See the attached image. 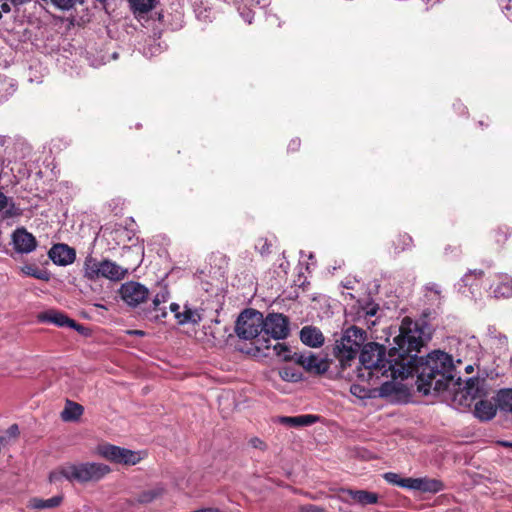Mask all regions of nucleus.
<instances>
[{
	"label": "nucleus",
	"instance_id": "nucleus-37",
	"mask_svg": "<svg viewBox=\"0 0 512 512\" xmlns=\"http://www.w3.org/2000/svg\"><path fill=\"white\" fill-rule=\"evenodd\" d=\"M51 2L61 10H69L75 5L76 0H51Z\"/></svg>",
	"mask_w": 512,
	"mask_h": 512
},
{
	"label": "nucleus",
	"instance_id": "nucleus-14",
	"mask_svg": "<svg viewBox=\"0 0 512 512\" xmlns=\"http://www.w3.org/2000/svg\"><path fill=\"white\" fill-rule=\"evenodd\" d=\"M490 290L498 299L512 297V277L507 274H496Z\"/></svg>",
	"mask_w": 512,
	"mask_h": 512
},
{
	"label": "nucleus",
	"instance_id": "nucleus-24",
	"mask_svg": "<svg viewBox=\"0 0 512 512\" xmlns=\"http://www.w3.org/2000/svg\"><path fill=\"white\" fill-rule=\"evenodd\" d=\"M84 412V408L82 405L67 400L65 408L61 412V417L64 421H76L78 420Z\"/></svg>",
	"mask_w": 512,
	"mask_h": 512
},
{
	"label": "nucleus",
	"instance_id": "nucleus-36",
	"mask_svg": "<svg viewBox=\"0 0 512 512\" xmlns=\"http://www.w3.org/2000/svg\"><path fill=\"white\" fill-rule=\"evenodd\" d=\"M169 293L166 289L162 290L161 292L157 293L153 299V306L154 310L158 311V307L161 303H164L168 300Z\"/></svg>",
	"mask_w": 512,
	"mask_h": 512
},
{
	"label": "nucleus",
	"instance_id": "nucleus-29",
	"mask_svg": "<svg viewBox=\"0 0 512 512\" xmlns=\"http://www.w3.org/2000/svg\"><path fill=\"white\" fill-rule=\"evenodd\" d=\"M22 272L27 276L43 281H49L51 276L47 270L40 269L33 264L25 265L24 267H22Z\"/></svg>",
	"mask_w": 512,
	"mask_h": 512
},
{
	"label": "nucleus",
	"instance_id": "nucleus-56",
	"mask_svg": "<svg viewBox=\"0 0 512 512\" xmlns=\"http://www.w3.org/2000/svg\"><path fill=\"white\" fill-rule=\"evenodd\" d=\"M166 315H167V312L163 311L162 314H161V317H166Z\"/></svg>",
	"mask_w": 512,
	"mask_h": 512
},
{
	"label": "nucleus",
	"instance_id": "nucleus-45",
	"mask_svg": "<svg viewBox=\"0 0 512 512\" xmlns=\"http://www.w3.org/2000/svg\"><path fill=\"white\" fill-rule=\"evenodd\" d=\"M157 495H158V493H156V492H148V493H144V494H143V496H142L141 501H144V502L151 501V500H152V499H154Z\"/></svg>",
	"mask_w": 512,
	"mask_h": 512
},
{
	"label": "nucleus",
	"instance_id": "nucleus-40",
	"mask_svg": "<svg viewBox=\"0 0 512 512\" xmlns=\"http://www.w3.org/2000/svg\"><path fill=\"white\" fill-rule=\"evenodd\" d=\"M249 444L251 447H253L255 449H259L261 451H265L267 449V444L258 437L251 438L249 440Z\"/></svg>",
	"mask_w": 512,
	"mask_h": 512
},
{
	"label": "nucleus",
	"instance_id": "nucleus-38",
	"mask_svg": "<svg viewBox=\"0 0 512 512\" xmlns=\"http://www.w3.org/2000/svg\"><path fill=\"white\" fill-rule=\"evenodd\" d=\"M295 512H325V508L313 504H305L299 506Z\"/></svg>",
	"mask_w": 512,
	"mask_h": 512
},
{
	"label": "nucleus",
	"instance_id": "nucleus-32",
	"mask_svg": "<svg viewBox=\"0 0 512 512\" xmlns=\"http://www.w3.org/2000/svg\"><path fill=\"white\" fill-rule=\"evenodd\" d=\"M386 482L402 488L410 489L411 478H401L399 474L394 472H387L383 475Z\"/></svg>",
	"mask_w": 512,
	"mask_h": 512
},
{
	"label": "nucleus",
	"instance_id": "nucleus-7",
	"mask_svg": "<svg viewBox=\"0 0 512 512\" xmlns=\"http://www.w3.org/2000/svg\"><path fill=\"white\" fill-rule=\"evenodd\" d=\"M97 452L101 457L117 464L136 465L141 460L137 452L109 443L99 445Z\"/></svg>",
	"mask_w": 512,
	"mask_h": 512
},
{
	"label": "nucleus",
	"instance_id": "nucleus-41",
	"mask_svg": "<svg viewBox=\"0 0 512 512\" xmlns=\"http://www.w3.org/2000/svg\"><path fill=\"white\" fill-rule=\"evenodd\" d=\"M69 327L76 330L77 332H79L82 335H87L88 331H89V329L87 327L83 326L82 324L77 323L73 319H71Z\"/></svg>",
	"mask_w": 512,
	"mask_h": 512
},
{
	"label": "nucleus",
	"instance_id": "nucleus-11",
	"mask_svg": "<svg viewBox=\"0 0 512 512\" xmlns=\"http://www.w3.org/2000/svg\"><path fill=\"white\" fill-rule=\"evenodd\" d=\"M340 500L345 503H350L353 500L360 505L376 504L379 501V495L375 492L367 490H352V489H341Z\"/></svg>",
	"mask_w": 512,
	"mask_h": 512
},
{
	"label": "nucleus",
	"instance_id": "nucleus-26",
	"mask_svg": "<svg viewBox=\"0 0 512 512\" xmlns=\"http://www.w3.org/2000/svg\"><path fill=\"white\" fill-rule=\"evenodd\" d=\"M495 401L497 408L501 411L512 412V389H501L497 393Z\"/></svg>",
	"mask_w": 512,
	"mask_h": 512
},
{
	"label": "nucleus",
	"instance_id": "nucleus-15",
	"mask_svg": "<svg viewBox=\"0 0 512 512\" xmlns=\"http://www.w3.org/2000/svg\"><path fill=\"white\" fill-rule=\"evenodd\" d=\"M410 489L423 493H437L444 489V483L434 478H411Z\"/></svg>",
	"mask_w": 512,
	"mask_h": 512
},
{
	"label": "nucleus",
	"instance_id": "nucleus-50",
	"mask_svg": "<svg viewBox=\"0 0 512 512\" xmlns=\"http://www.w3.org/2000/svg\"><path fill=\"white\" fill-rule=\"evenodd\" d=\"M500 445L506 448H512V442L510 441H501Z\"/></svg>",
	"mask_w": 512,
	"mask_h": 512
},
{
	"label": "nucleus",
	"instance_id": "nucleus-28",
	"mask_svg": "<svg viewBox=\"0 0 512 512\" xmlns=\"http://www.w3.org/2000/svg\"><path fill=\"white\" fill-rule=\"evenodd\" d=\"M413 245V239L408 233H399L393 240L395 253H401L410 249Z\"/></svg>",
	"mask_w": 512,
	"mask_h": 512
},
{
	"label": "nucleus",
	"instance_id": "nucleus-42",
	"mask_svg": "<svg viewBox=\"0 0 512 512\" xmlns=\"http://www.w3.org/2000/svg\"><path fill=\"white\" fill-rule=\"evenodd\" d=\"M9 198L0 191V212H2L8 206Z\"/></svg>",
	"mask_w": 512,
	"mask_h": 512
},
{
	"label": "nucleus",
	"instance_id": "nucleus-46",
	"mask_svg": "<svg viewBox=\"0 0 512 512\" xmlns=\"http://www.w3.org/2000/svg\"><path fill=\"white\" fill-rule=\"evenodd\" d=\"M470 275H474L477 278H481V277L484 276V271L483 270H473V271H470L469 274L465 275V279L467 280Z\"/></svg>",
	"mask_w": 512,
	"mask_h": 512
},
{
	"label": "nucleus",
	"instance_id": "nucleus-54",
	"mask_svg": "<svg viewBox=\"0 0 512 512\" xmlns=\"http://www.w3.org/2000/svg\"><path fill=\"white\" fill-rule=\"evenodd\" d=\"M479 125H480L481 127H484V126H486V127H487V126H488V124H485V123H484V121H482V120H480V121H479Z\"/></svg>",
	"mask_w": 512,
	"mask_h": 512
},
{
	"label": "nucleus",
	"instance_id": "nucleus-16",
	"mask_svg": "<svg viewBox=\"0 0 512 512\" xmlns=\"http://www.w3.org/2000/svg\"><path fill=\"white\" fill-rule=\"evenodd\" d=\"M127 269H123L111 260L101 261L99 278L103 277L112 281H120L125 278Z\"/></svg>",
	"mask_w": 512,
	"mask_h": 512
},
{
	"label": "nucleus",
	"instance_id": "nucleus-17",
	"mask_svg": "<svg viewBox=\"0 0 512 512\" xmlns=\"http://www.w3.org/2000/svg\"><path fill=\"white\" fill-rule=\"evenodd\" d=\"M300 339L309 347H320L324 344V336L321 330L314 326H304L300 331Z\"/></svg>",
	"mask_w": 512,
	"mask_h": 512
},
{
	"label": "nucleus",
	"instance_id": "nucleus-52",
	"mask_svg": "<svg viewBox=\"0 0 512 512\" xmlns=\"http://www.w3.org/2000/svg\"><path fill=\"white\" fill-rule=\"evenodd\" d=\"M359 389H360V387H359L358 385H353V386L351 387V392H352L354 395H356V394H357V392H359Z\"/></svg>",
	"mask_w": 512,
	"mask_h": 512
},
{
	"label": "nucleus",
	"instance_id": "nucleus-22",
	"mask_svg": "<svg viewBox=\"0 0 512 512\" xmlns=\"http://www.w3.org/2000/svg\"><path fill=\"white\" fill-rule=\"evenodd\" d=\"M63 501L62 495L53 496L49 499L33 497L29 500L27 507L33 510H43L58 507Z\"/></svg>",
	"mask_w": 512,
	"mask_h": 512
},
{
	"label": "nucleus",
	"instance_id": "nucleus-23",
	"mask_svg": "<svg viewBox=\"0 0 512 512\" xmlns=\"http://www.w3.org/2000/svg\"><path fill=\"white\" fill-rule=\"evenodd\" d=\"M39 319L41 321L53 323L58 327H69L71 322V318H69L65 313L55 310H50L41 314Z\"/></svg>",
	"mask_w": 512,
	"mask_h": 512
},
{
	"label": "nucleus",
	"instance_id": "nucleus-27",
	"mask_svg": "<svg viewBox=\"0 0 512 512\" xmlns=\"http://www.w3.org/2000/svg\"><path fill=\"white\" fill-rule=\"evenodd\" d=\"M101 261H97L93 257H87L84 262V276L89 280L99 278Z\"/></svg>",
	"mask_w": 512,
	"mask_h": 512
},
{
	"label": "nucleus",
	"instance_id": "nucleus-4",
	"mask_svg": "<svg viewBox=\"0 0 512 512\" xmlns=\"http://www.w3.org/2000/svg\"><path fill=\"white\" fill-rule=\"evenodd\" d=\"M235 332L240 339L252 340L251 344L254 349L248 350V354L256 355L264 349H270V340L266 339L264 335L258 338L259 334L263 332V314L254 309H246L239 315Z\"/></svg>",
	"mask_w": 512,
	"mask_h": 512
},
{
	"label": "nucleus",
	"instance_id": "nucleus-18",
	"mask_svg": "<svg viewBox=\"0 0 512 512\" xmlns=\"http://www.w3.org/2000/svg\"><path fill=\"white\" fill-rule=\"evenodd\" d=\"M496 402L487 399H480L475 403L474 415L481 421H489L496 415Z\"/></svg>",
	"mask_w": 512,
	"mask_h": 512
},
{
	"label": "nucleus",
	"instance_id": "nucleus-51",
	"mask_svg": "<svg viewBox=\"0 0 512 512\" xmlns=\"http://www.w3.org/2000/svg\"><path fill=\"white\" fill-rule=\"evenodd\" d=\"M359 389H360V387H359L358 385H353V386L351 387V392H352L354 395H356V394H357V392H359Z\"/></svg>",
	"mask_w": 512,
	"mask_h": 512
},
{
	"label": "nucleus",
	"instance_id": "nucleus-48",
	"mask_svg": "<svg viewBox=\"0 0 512 512\" xmlns=\"http://www.w3.org/2000/svg\"><path fill=\"white\" fill-rule=\"evenodd\" d=\"M179 309H180V306L177 303H172L170 305V310L175 314V316L177 315V313H181L179 311Z\"/></svg>",
	"mask_w": 512,
	"mask_h": 512
},
{
	"label": "nucleus",
	"instance_id": "nucleus-25",
	"mask_svg": "<svg viewBox=\"0 0 512 512\" xmlns=\"http://www.w3.org/2000/svg\"><path fill=\"white\" fill-rule=\"evenodd\" d=\"M131 10L136 17L151 11L156 4V0H128Z\"/></svg>",
	"mask_w": 512,
	"mask_h": 512
},
{
	"label": "nucleus",
	"instance_id": "nucleus-21",
	"mask_svg": "<svg viewBox=\"0 0 512 512\" xmlns=\"http://www.w3.org/2000/svg\"><path fill=\"white\" fill-rule=\"evenodd\" d=\"M510 235H511V231H510L509 227H507L506 225L499 226L496 229H494L493 231H491V233L489 235L490 245L494 249L500 250L504 247V245L508 241Z\"/></svg>",
	"mask_w": 512,
	"mask_h": 512
},
{
	"label": "nucleus",
	"instance_id": "nucleus-33",
	"mask_svg": "<svg viewBox=\"0 0 512 512\" xmlns=\"http://www.w3.org/2000/svg\"><path fill=\"white\" fill-rule=\"evenodd\" d=\"M280 376L285 381L297 382L302 379V373L291 367H284L280 370Z\"/></svg>",
	"mask_w": 512,
	"mask_h": 512
},
{
	"label": "nucleus",
	"instance_id": "nucleus-39",
	"mask_svg": "<svg viewBox=\"0 0 512 512\" xmlns=\"http://www.w3.org/2000/svg\"><path fill=\"white\" fill-rule=\"evenodd\" d=\"M301 140L298 137L292 138L287 146V151L289 153H296L300 150Z\"/></svg>",
	"mask_w": 512,
	"mask_h": 512
},
{
	"label": "nucleus",
	"instance_id": "nucleus-1",
	"mask_svg": "<svg viewBox=\"0 0 512 512\" xmlns=\"http://www.w3.org/2000/svg\"><path fill=\"white\" fill-rule=\"evenodd\" d=\"M409 338L420 341L416 347H409L404 353L403 362L407 365V378L417 375V390L423 395L439 394L449 391L451 387L460 388L461 377L458 376L453 357L441 350H434L426 356L418 357L421 347L424 346L422 337L409 330ZM406 369V365L404 366Z\"/></svg>",
	"mask_w": 512,
	"mask_h": 512
},
{
	"label": "nucleus",
	"instance_id": "nucleus-5",
	"mask_svg": "<svg viewBox=\"0 0 512 512\" xmlns=\"http://www.w3.org/2000/svg\"><path fill=\"white\" fill-rule=\"evenodd\" d=\"M273 351L281 360L285 362H294L310 374H324L328 371L332 363L331 360L327 358H320L310 351H293L292 348L285 343L277 342L273 346Z\"/></svg>",
	"mask_w": 512,
	"mask_h": 512
},
{
	"label": "nucleus",
	"instance_id": "nucleus-44",
	"mask_svg": "<svg viewBox=\"0 0 512 512\" xmlns=\"http://www.w3.org/2000/svg\"><path fill=\"white\" fill-rule=\"evenodd\" d=\"M8 434L10 436H13V437H16L18 434H19V428H18V425L17 424H13L11 425L8 430H7Z\"/></svg>",
	"mask_w": 512,
	"mask_h": 512
},
{
	"label": "nucleus",
	"instance_id": "nucleus-34",
	"mask_svg": "<svg viewBox=\"0 0 512 512\" xmlns=\"http://www.w3.org/2000/svg\"><path fill=\"white\" fill-rule=\"evenodd\" d=\"M3 212V218H13V217H19L22 215V210L16 204L11 200H8V206L2 211Z\"/></svg>",
	"mask_w": 512,
	"mask_h": 512
},
{
	"label": "nucleus",
	"instance_id": "nucleus-6",
	"mask_svg": "<svg viewBox=\"0 0 512 512\" xmlns=\"http://www.w3.org/2000/svg\"><path fill=\"white\" fill-rule=\"evenodd\" d=\"M367 338L366 331L357 326L347 328L333 347V354L342 370L351 365Z\"/></svg>",
	"mask_w": 512,
	"mask_h": 512
},
{
	"label": "nucleus",
	"instance_id": "nucleus-47",
	"mask_svg": "<svg viewBox=\"0 0 512 512\" xmlns=\"http://www.w3.org/2000/svg\"><path fill=\"white\" fill-rule=\"evenodd\" d=\"M1 13H9L11 11V6L6 1L1 4Z\"/></svg>",
	"mask_w": 512,
	"mask_h": 512
},
{
	"label": "nucleus",
	"instance_id": "nucleus-19",
	"mask_svg": "<svg viewBox=\"0 0 512 512\" xmlns=\"http://www.w3.org/2000/svg\"><path fill=\"white\" fill-rule=\"evenodd\" d=\"M379 393L382 397H392L395 396L397 398L402 399L406 398L409 395L408 388L402 384L394 381H386L381 384L379 388Z\"/></svg>",
	"mask_w": 512,
	"mask_h": 512
},
{
	"label": "nucleus",
	"instance_id": "nucleus-30",
	"mask_svg": "<svg viewBox=\"0 0 512 512\" xmlns=\"http://www.w3.org/2000/svg\"><path fill=\"white\" fill-rule=\"evenodd\" d=\"M176 319L179 324H186V323L197 324L201 321V316L197 311L192 310L188 307H185L184 312L177 313Z\"/></svg>",
	"mask_w": 512,
	"mask_h": 512
},
{
	"label": "nucleus",
	"instance_id": "nucleus-8",
	"mask_svg": "<svg viewBox=\"0 0 512 512\" xmlns=\"http://www.w3.org/2000/svg\"><path fill=\"white\" fill-rule=\"evenodd\" d=\"M289 319L281 313H270L263 318V333L275 340L285 339L289 335Z\"/></svg>",
	"mask_w": 512,
	"mask_h": 512
},
{
	"label": "nucleus",
	"instance_id": "nucleus-12",
	"mask_svg": "<svg viewBox=\"0 0 512 512\" xmlns=\"http://www.w3.org/2000/svg\"><path fill=\"white\" fill-rule=\"evenodd\" d=\"M48 256L54 264L59 266H67L75 261L76 251L74 248L68 246L67 244L58 243L54 244L50 248Z\"/></svg>",
	"mask_w": 512,
	"mask_h": 512
},
{
	"label": "nucleus",
	"instance_id": "nucleus-10",
	"mask_svg": "<svg viewBox=\"0 0 512 512\" xmlns=\"http://www.w3.org/2000/svg\"><path fill=\"white\" fill-rule=\"evenodd\" d=\"M486 384L485 379H480L478 377H471L466 380L464 386H462V382L460 381V388H450V392L455 394V397L460 395V401L463 400L466 402L468 400L473 401L479 397H482L486 394L484 386Z\"/></svg>",
	"mask_w": 512,
	"mask_h": 512
},
{
	"label": "nucleus",
	"instance_id": "nucleus-49",
	"mask_svg": "<svg viewBox=\"0 0 512 512\" xmlns=\"http://www.w3.org/2000/svg\"><path fill=\"white\" fill-rule=\"evenodd\" d=\"M128 334L129 335H134V336H144L145 335V332L142 331V330H130L128 331Z\"/></svg>",
	"mask_w": 512,
	"mask_h": 512
},
{
	"label": "nucleus",
	"instance_id": "nucleus-9",
	"mask_svg": "<svg viewBox=\"0 0 512 512\" xmlns=\"http://www.w3.org/2000/svg\"><path fill=\"white\" fill-rule=\"evenodd\" d=\"M119 294L126 304L136 307L147 300L149 290L139 282L129 281L121 285Z\"/></svg>",
	"mask_w": 512,
	"mask_h": 512
},
{
	"label": "nucleus",
	"instance_id": "nucleus-35",
	"mask_svg": "<svg viewBox=\"0 0 512 512\" xmlns=\"http://www.w3.org/2000/svg\"><path fill=\"white\" fill-rule=\"evenodd\" d=\"M271 247L272 244L268 241L267 238H259L257 240V243L255 245V248L258 250V252L262 255H268L271 253Z\"/></svg>",
	"mask_w": 512,
	"mask_h": 512
},
{
	"label": "nucleus",
	"instance_id": "nucleus-55",
	"mask_svg": "<svg viewBox=\"0 0 512 512\" xmlns=\"http://www.w3.org/2000/svg\"><path fill=\"white\" fill-rule=\"evenodd\" d=\"M459 108H461L462 112H465V110H466V107L463 106L462 104H459Z\"/></svg>",
	"mask_w": 512,
	"mask_h": 512
},
{
	"label": "nucleus",
	"instance_id": "nucleus-31",
	"mask_svg": "<svg viewBox=\"0 0 512 512\" xmlns=\"http://www.w3.org/2000/svg\"><path fill=\"white\" fill-rule=\"evenodd\" d=\"M379 305L374 303L373 301H368L364 305H361L358 310V315L360 317H364L367 322L370 321L371 317L376 316L379 311Z\"/></svg>",
	"mask_w": 512,
	"mask_h": 512
},
{
	"label": "nucleus",
	"instance_id": "nucleus-2",
	"mask_svg": "<svg viewBox=\"0 0 512 512\" xmlns=\"http://www.w3.org/2000/svg\"><path fill=\"white\" fill-rule=\"evenodd\" d=\"M395 346L392 347L386 357V349L383 345L370 342L362 346L360 352V363L367 372V380L372 381L375 377H391L392 380L407 378L408 370L404 366L409 362H403L404 353L409 347H416L420 341L409 338V330L401 329L400 334L394 338Z\"/></svg>",
	"mask_w": 512,
	"mask_h": 512
},
{
	"label": "nucleus",
	"instance_id": "nucleus-3",
	"mask_svg": "<svg viewBox=\"0 0 512 512\" xmlns=\"http://www.w3.org/2000/svg\"><path fill=\"white\" fill-rule=\"evenodd\" d=\"M111 472V468L103 463H66L49 473V482L57 483L62 479L80 484L97 482Z\"/></svg>",
	"mask_w": 512,
	"mask_h": 512
},
{
	"label": "nucleus",
	"instance_id": "nucleus-13",
	"mask_svg": "<svg viewBox=\"0 0 512 512\" xmlns=\"http://www.w3.org/2000/svg\"><path fill=\"white\" fill-rule=\"evenodd\" d=\"M14 249L19 253L28 254L35 250L37 240L25 228H17L12 234Z\"/></svg>",
	"mask_w": 512,
	"mask_h": 512
},
{
	"label": "nucleus",
	"instance_id": "nucleus-20",
	"mask_svg": "<svg viewBox=\"0 0 512 512\" xmlns=\"http://www.w3.org/2000/svg\"><path fill=\"white\" fill-rule=\"evenodd\" d=\"M319 417L312 414H305L299 416H282L279 417V423L289 427H304L310 426L318 421Z\"/></svg>",
	"mask_w": 512,
	"mask_h": 512
},
{
	"label": "nucleus",
	"instance_id": "nucleus-53",
	"mask_svg": "<svg viewBox=\"0 0 512 512\" xmlns=\"http://www.w3.org/2000/svg\"><path fill=\"white\" fill-rule=\"evenodd\" d=\"M473 370H474V369H473V366H472V365H468V366L465 368V371H466L467 373H472V372H473Z\"/></svg>",
	"mask_w": 512,
	"mask_h": 512
},
{
	"label": "nucleus",
	"instance_id": "nucleus-43",
	"mask_svg": "<svg viewBox=\"0 0 512 512\" xmlns=\"http://www.w3.org/2000/svg\"><path fill=\"white\" fill-rule=\"evenodd\" d=\"M426 289L428 291H431L433 292L434 294L436 295H440L441 293V290H440V287L439 285L435 284V283H429L427 286H426Z\"/></svg>",
	"mask_w": 512,
	"mask_h": 512
}]
</instances>
